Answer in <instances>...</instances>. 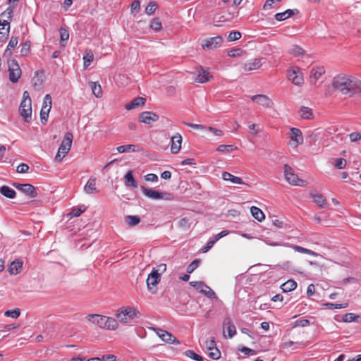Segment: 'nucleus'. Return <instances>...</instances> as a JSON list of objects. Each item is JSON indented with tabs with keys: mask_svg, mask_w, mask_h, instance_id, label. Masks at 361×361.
Instances as JSON below:
<instances>
[{
	"mask_svg": "<svg viewBox=\"0 0 361 361\" xmlns=\"http://www.w3.org/2000/svg\"><path fill=\"white\" fill-rule=\"evenodd\" d=\"M331 85L334 91L348 97L361 92V80L350 75H336L334 77Z\"/></svg>",
	"mask_w": 361,
	"mask_h": 361,
	"instance_id": "1",
	"label": "nucleus"
},
{
	"mask_svg": "<svg viewBox=\"0 0 361 361\" xmlns=\"http://www.w3.org/2000/svg\"><path fill=\"white\" fill-rule=\"evenodd\" d=\"M86 318L89 322L98 325L102 329L115 330L118 326L117 321L113 317L92 314H88Z\"/></svg>",
	"mask_w": 361,
	"mask_h": 361,
	"instance_id": "2",
	"label": "nucleus"
},
{
	"mask_svg": "<svg viewBox=\"0 0 361 361\" xmlns=\"http://www.w3.org/2000/svg\"><path fill=\"white\" fill-rule=\"evenodd\" d=\"M140 313L133 307H124L117 310L116 317L122 323H128L140 317Z\"/></svg>",
	"mask_w": 361,
	"mask_h": 361,
	"instance_id": "3",
	"label": "nucleus"
},
{
	"mask_svg": "<svg viewBox=\"0 0 361 361\" xmlns=\"http://www.w3.org/2000/svg\"><path fill=\"white\" fill-rule=\"evenodd\" d=\"M283 170L286 180L288 183L299 186H305L307 185L306 180L299 178L289 165L285 164Z\"/></svg>",
	"mask_w": 361,
	"mask_h": 361,
	"instance_id": "4",
	"label": "nucleus"
},
{
	"mask_svg": "<svg viewBox=\"0 0 361 361\" xmlns=\"http://www.w3.org/2000/svg\"><path fill=\"white\" fill-rule=\"evenodd\" d=\"M160 280L161 274L158 272V270L154 268L147 279V288L152 294L157 293V288L154 286L159 283Z\"/></svg>",
	"mask_w": 361,
	"mask_h": 361,
	"instance_id": "5",
	"label": "nucleus"
},
{
	"mask_svg": "<svg viewBox=\"0 0 361 361\" xmlns=\"http://www.w3.org/2000/svg\"><path fill=\"white\" fill-rule=\"evenodd\" d=\"M8 71L9 80L13 83L17 82L21 75V69L15 59L8 61Z\"/></svg>",
	"mask_w": 361,
	"mask_h": 361,
	"instance_id": "6",
	"label": "nucleus"
},
{
	"mask_svg": "<svg viewBox=\"0 0 361 361\" xmlns=\"http://www.w3.org/2000/svg\"><path fill=\"white\" fill-rule=\"evenodd\" d=\"M13 185L25 195H27L30 198H35L38 195L37 189L31 184L13 183Z\"/></svg>",
	"mask_w": 361,
	"mask_h": 361,
	"instance_id": "7",
	"label": "nucleus"
},
{
	"mask_svg": "<svg viewBox=\"0 0 361 361\" xmlns=\"http://www.w3.org/2000/svg\"><path fill=\"white\" fill-rule=\"evenodd\" d=\"M288 79L295 85L300 86L303 83V76L298 67H293L288 71Z\"/></svg>",
	"mask_w": 361,
	"mask_h": 361,
	"instance_id": "8",
	"label": "nucleus"
},
{
	"mask_svg": "<svg viewBox=\"0 0 361 361\" xmlns=\"http://www.w3.org/2000/svg\"><path fill=\"white\" fill-rule=\"evenodd\" d=\"M19 112L24 121L29 122L32 116L31 100L22 101L20 104Z\"/></svg>",
	"mask_w": 361,
	"mask_h": 361,
	"instance_id": "9",
	"label": "nucleus"
},
{
	"mask_svg": "<svg viewBox=\"0 0 361 361\" xmlns=\"http://www.w3.org/2000/svg\"><path fill=\"white\" fill-rule=\"evenodd\" d=\"M73 135L71 133L67 132L62 140L61 145L59 147V152H61L63 156H65L71 149Z\"/></svg>",
	"mask_w": 361,
	"mask_h": 361,
	"instance_id": "10",
	"label": "nucleus"
},
{
	"mask_svg": "<svg viewBox=\"0 0 361 361\" xmlns=\"http://www.w3.org/2000/svg\"><path fill=\"white\" fill-rule=\"evenodd\" d=\"M223 42L221 36L210 37L204 40L202 47L204 49H214L221 46Z\"/></svg>",
	"mask_w": 361,
	"mask_h": 361,
	"instance_id": "11",
	"label": "nucleus"
},
{
	"mask_svg": "<svg viewBox=\"0 0 361 361\" xmlns=\"http://www.w3.org/2000/svg\"><path fill=\"white\" fill-rule=\"evenodd\" d=\"M157 334L159 337L166 343L171 344H180V341L173 335L167 331L158 329Z\"/></svg>",
	"mask_w": 361,
	"mask_h": 361,
	"instance_id": "12",
	"label": "nucleus"
},
{
	"mask_svg": "<svg viewBox=\"0 0 361 361\" xmlns=\"http://www.w3.org/2000/svg\"><path fill=\"white\" fill-rule=\"evenodd\" d=\"M251 99L265 108H271L274 103L271 99L264 94H257L251 97Z\"/></svg>",
	"mask_w": 361,
	"mask_h": 361,
	"instance_id": "13",
	"label": "nucleus"
},
{
	"mask_svg": "<svg viewBox=\"0 0 361 361\" xmlns=\"http://www.w3.org/2000/svg\"><path fill=\"white\" fill-rule=\"evenodd\" d=\"M159 115L151 111H143L139 116V121L146 124H150L159 120Z\"/></svg>",
	"mask_w": 361,
	"mask_h": 361,
	"instance_id": "14",
	"label": "nucleus"
},
{
	"mask_svg": "<svg viewBox=\"0 0 361 361\" xmlns=\"http://www.w3.org/2000/svg\"><path fill=\"white\" fill-rule=\"evenodd\" d=\"M182 143V136L179 133H176V135L171 137V152L173 154H177L180 148Z\"/></svg>",
	"mask_w": 361,
	"mask_h": 361,
	"instance_id": "15",
	"label": "nucleus"
},
{
	"mask_svg": "<svg viewBox=\"0 0 361 361\" xmlns=\"http://www.w3.org/2000/svg\"><path fill=\"white\" fill-rule=\"evenodd\" d=\"M227 328V331L228 333V337L230 338H233L236 334V329L235 325L233 324L231 319L230 317H226L224 319L223 322V328Z\"/></svg>",
	"mask_w": 361,
	"mask_h": 361,
	"instance_id": "16",
	"label": "nucleus"
},
{
	"mask_svg": "<svg viewBox=\"0 0 361 361\" xmlns=\"http://www.w3.org/2000/svg\"><path fill=\"white\" fill-rule=\"evenodd\" d=\"M140 188L145 196L152 200H160L164 197L162 195V192H160L157 190H154L153 189H148L143 185H142Z\"/></svg>",
	"mask_w": 361,
	"mask_h": 361,
	"instance_id": "17",
	"label": "nucleus"
},
{
	"mask_svg": "<svg viewBox=\"0 0 361 361\" xmlns=\"http://www.w3.org/2000/svg\"><path fill=\"white\" fill-rule=\"evenodd\" d=\"M210 78L212 76L209 74V73L204 70L202 67H200L197 70V75L196 78V81L200 83H204L209 80Z\"/></svg>",
	"mask_w": 361,
	"mask_h": 361,
	"instance_id": "18",
	"label": "nucleus"
},
{
	"mask_svg": "<svg viewBox=\"0 0 361 361\" xmlns=\"http://www.w3.org/2000/svg\"><path fill=\"white\" fill-rule=\"evenodd\" d=\"M325 73V68L323 66H319L312 68L310 71L311 82L315 84L317 80Z\"/></svg>",
	"mask_w": 361,
	"mask_h": 361,
	"instance_id": "19",
	"label": "nucleus"
},
{
	"mask_svg": "<svg viewBox=\"0 0 361 361\" xmlns=\"http://www.w3.org/2000/svg\"><path fill=\"white\" fill-rule=\"evenodd\" d=\"M22 268L23 262L20 259H16L10 264L8 271L11 275H16L21 271Z\"/></svg>",
	"mask_w": 361,
	"mask_h": 361,
	"instance_id": "20",
	"label": "nucleus"
},
{
	"mask_svg": "<svg viewBox=\"0 0 361 361\" xmlns=\"http://www.w3.org/2000/svg\"><path fill=\"white\" fill-rule=\"evenodd\" d=\"M290 138L293 141L295 142V146L303 143V137L300 129L292 128L290 129Z\"/></svg>",
	"mask_w": 361,
	"mask_h": 361,
	"instance_id": "21",
	"label": "nucleus"
},
{
	"mask_svg": "<svg viewBox=\"0 0 361 361\" xmlns=\"http://www.w3.org/2000/svg\"><path fill=\"white\" fill-rule=\"evenodd\" d=\"M146 99L142 97H137L133 99L130 102L126 105L127 110H131L138 106H142L145 104Z\"/></svg>",
	"mask_w": 361,
	"mask_h": 361,
	"instance_id": "22",
	"label": "nucleus"
},
{
	"mask_svg": "<svg viewBox=\"0 0 361 361\" xmlns=\"http://www.w3.org/2000/svg\"><path fill=\"white\" fill-rule=\"evenodd\" d=\"M84 191L87 194H92L94 192H98V190H97V188H96V178H95L91 177L88 180V181L87 182V183L85 184V185L84 187Z\"/></svg>",
	"mask_w": 361,
	"mask_h": 361,
	"instance_id": "23",
	"label": "nucleus"
},
{
	"mask_svg": "<svg viewBox=\"0 0 361 361\" xmlns=\"http://www.w3.org/2000/svg\"><path fill=\"white\" fill-rule=\"evenodd\" d=\"M9 22L4 20V23L0 22V41L3 42L5 40L9 33Z\"/></svg>",
	"mask_w": 361,
	"mask_h": 361,
	"instance_id": "24",
	"label": "nucleus"
},
{
	"mask_svg": "<svg viewBox=\"0 0 361 361\" xmlns=\"http://www.w3.org/2000/svg\"><path fill=\"white\" fill-rule=\"evenodd\" d=\"M314 202L321 208H327L329 204L326 199L322 194H312L311 195Z\"/></svg>",
	"mask_w": 361,
	"mask_h": 361,
	"instance_id": "25",
	"label": "nucleus"
},
{
	"mask_svg": "<svg viewBox=\"0 0 361 361\" xmlns=\"http://www.w3.org/2000/svg\"><path fill=\"white\" fill-rule=\"evenodd\" d=\"M262 66L261 61L258 59H254L251 61L245 63L243 66L245 71H250L258 69Z\"/></svg>",
	"mask_w": 361,
	"mask_h": 361,
	"instance_id": "26",
	"label": "nucleus"
},
{
	"mask_svg": "<svg viewBox=\"0 0 361 361\" xmlns=\"http://www.w3.org/2000/svg\"><path fill=\"white\" fill-rule=\"evenodd\" d=\"M124 182L127 187L137 188V183L133 178L132 171H128L124 176Z\"/></svg>",
	"mask_w": 361,
	"mask_h": 361,
	"instance_id": "27",
	"label": "nucleus"
},
{
	"mask_svg": "<svg viewBox=\"0 0 361 361\" xmlns=\"http://www.w3.org/2000/svg\"><path fill=\"white\" fill-rule=\"evenodd\" d=\"M298 114L303 119L312 120L314 118L312 109L307 106H301Z\"/></svg>",
	"mask_w": 361,
	"mask_h": 361,
	"instance_id": "28",
	"label": "nucleus"
},
{
	"mask_svg": "<svg viewBox=\"0 0 361 361\" xmlns=\"http://www.w3.org/2000/svg\"><path fill=\"white\" fill-rule=\"evenodd\" d=\"M18 42V38L17 37L12 36L10 39L6 49L4 51V56L6 57H10L12 54V49H14Z\"/></svg>",
	"mask_w": 361,
	"mask_h": 361,
	"instance_id": "29",
	"label": "nucleus"
},
{
	"mask_svg": "<svg viewBox=\"0 0 361 361\" xmlns=\"http://www.w3.org/2000/svg\"><path fill=\"white\" fill-rule=\"evenodd\" d=\"M222 178L224 180H229L233 183H237V184H243L244 183L242 178H240V177L235 176L232 175L231 173L226 172V171L223 172Z\"/></svg>",
	"mask_w": 361,
	"mask_h": 361,
	"instance_id": "30",
	"label": "nucleus"
},
{
	"mask_svg": "<svg viewBox=\"0 0 361 361\" xmlns=\"http://www.w3.org/2000/svg\"><path fill=\"white\" fill-rule=\"evenodd\" d=\"M0 192L6 197L13 199L16 197V191L6 185H3L0 188Z\"/></svg>",
	"mask_w": 361,
	"mask_h": 361,
	"instance_id": "31",
	"label": "nucleus"
},
{
	"mask_svg": "<svg viewBox=\"0 0 361 361\" xmlns=\"http://www.w3.org/2000/svg\"><path fill=\"white\" fill-rule=\"evenodd\" d=\"M296 287L297 283L293 279L288 280L281 286V288L286 293L295 290Z\"/></svg>",
	"mask_w": 361,
	"mask_h": 361,
	"instance_id": "32",
	"label": "nucleus"
},
{
	"mask_svg": "<svg viewBox=\"0 0 361 361\" xmlns=\"http://www.w3.org/2000/svg\"><path fill=\"white\" fill-rule=\"evenodd\" d=\"M250 212H251L252 216L255 219H257L258 221H262L265 218V216H264V213L262 212V211L257 207H255V206L251 207Z\"/></svg>",
	"mask_w": 361,
	"mask_h": 361,
	"instance_id": "33",
	"label": "nucleus"
},
{
	"mask_svg": "<svg viewBox=\"0 0 361 361\" xmlns=\"http://www.w3.org/2000/svg\"><path fill=\"white\" fill-rule=\"evenodd\" d=\"M60 44L62 47L66 46V42L69 38V32L67 28L61 27L60 30Z\"/></svg>",
	"mask_w": 361,
	"mask_h": 361,
	"instance_id": "34",
	"label": "nucleus"
},
{
	"mask_svg": "<svg viewBox=\"0 0 361 361\" xmlns=\"http://www.w3.org/2000/svg\"><path fill=\"white\" fill-rule=\"evenodd\" d=\"M90 87L92 89L93 94L97 97L99 98L102 96V90L101 85L97 82H90Z\"/></svg>",
	"mask_w": 361,
	"mask_h": 361,
	"instance_id": "35",
	"label": "nucleus"
},
{
	"mask_svg": "<svg viewBox=\"0 0 361 361\" xmlns=\"http://www.w3.org/2000/svg\"><path fill=\"white\" fill-rule=\"evenodd\" d=\"M293 14H294V10L288 9V10L285 11L284 12L276 13L275 15V18L278 21H282V20L287 19L288 18H289L290 16H291Z\"/></svg>",
	"mask_w": 361,
	"mask_h": 361,
	"instance_id": "36",
	"label": "nucleus"
},
{
	"mask_svg": "<svg viewBox=\"0 0 361 361\" xmlns=\"http://www.w3.org/2000/svg\"><path fill=\"white\" fill-rule=\"evenodd\" d=\"M200 293L204 294L205 296H207L209 298L211 299H216V295L214 293V291L207 285L205 284L204 288L200 290Z\"/></svg>",
	"mask_w": 361,
	"mask_h": 361,
	"instance_id": "37",
	"label": "nucleus"
},
{
	"mask_svg": "<svg viewBox=\"0 0 361 361\" xmlns=\"http://www.w3.org/2000/svg\"><path fill=\"white\" fill-rule=\"evenodd\" d=\"M288 53L294 56H302L305 54L304 49L298 45H293L288 51Z\"/></svg>",
	"mask_w": 361,
	"mask_h": 361,
	"instance_id": "38",
	"label": "nucleus"
},
{
	"mask_svg": "<svg viewBox=\"0 0 361 361\" xmlns=\"http://www.w3.org/2000/svg\"><path fill=\"white\" fill-rule=\"evenodd\" d=\"M126 221L130 226H134L140 222V219L137 216L128 215L126 216Z\"/></svg>",
	"mask_w": 361,
	"mask_h": 361,
	"instance_id": "39",
	"label": "nucleus"
},
{
	"mask_svg": "<svg viewBox=\"0 0 361 361\" xmlns=\"http://www.w3.org/2000/svg\"><path fill=\"white\" fill-rule=\"evenodd\" d=\"M136 148V145H121L116 148L117 151L119 153H124L128 152H135Z\"/></svg>",
	"mask_w": 361,
	"mask_h": 361,
	"instance_id": "40",
	"label": "nucleus"
},
{
	"mask_svg": "<svg viewBox=\"0 0 361 361\" xmlns=\"http://www.w3.org/2000/svg\"><path fill=\"white\" fill-rule=\"evenodd\" d=\"M237 149V147L232 145H220L216 150L220 152H230Z\"/></svg>",
	"mask_w": 361,
	"mask_h": 361,
	"instance_id": "41",
	"label": "nucleus"
},
{
	"mask_svg": "<svg viewBox=\"0 0 361 361\" xmlns=\"http://www.w3.org/2000/svg\"><path fill=\"white\" fill-rule=\"evenodd\" d=\"M51 110V106L49 108L42 107L41 111H40V119L43 124H45L47 122L48 117H49V113Z\"/></svg>",
	"mask_w": 361,
	"mask_h": 361,
	"instance_id": "42",
	"label": "nucleus"
},
{
	"mask_svg": "<svg viewBox=\"0 0 361 361\" xmlns=\"http://www.w3.org/2000/svg\"><path fill=\"white\" fill-rule=\"evenodd\" d=\"M360 316L355 314L354 313H346L343 317V322H357Z\"/></svg>",
	"mask_w": 361,
	"mask_h": 361,
	"instance_id": "43",
	"label": "nucleus"
},
{
	"mask_svg": "<svg viewBox=\"0 0 361 361\" xmlns=\"http://www.w3.org/2000/svg\"><path fill=\"white\" fill-rule=\"evenodd\" d=\"M93 59H94L93 54L90 51H86L85 54L83 56L84 68H87L90 65L91 62L93 61Z\"/></svg>",
	"mask_w": 361,
	"mask_h": 361,
	"instance_id": "44",
	"label": "nucleus"
},
{
	"mask_svg": "<svg viewBox=\"0 0 361 361\" xmlns=\"http://www.w3.org/2000/svg\"><path fill=\"white\" fill-rule=\"evenodd\" d=\"M201 260L200 259H196L193 260L187 267L186 271L188 274L192 273L200 265Z\"/></svg>",
	"mask_w": 361,
	"mask_h": 361,
	"instance_id": "45",
	"label": "nucleus"
},
{
	"mask_svg": "<svg viewBox=\"0 0 361 361\" xmlns=\"http://www.w3.org/2000/svg\"><path fill=\"white\" fill-rule=\"evenodd\" d=\"M208 356L212 360H219L221 357V351L217 348H213L211 350H208Z\"/></svg>",
	"mask_w": 361,
	"mask_h": 361,
	"instance_id": "46",
	"label": "nucleus"
},
{
	"mask_svg": "<svg viewBox=\"0 0 361 361\" xmlns=\"http://www.w3.org/2000/svg\"><path fill=\"white\" fill-rule=\"evenodd\" d=\"M185 355L187 357L193 359L194 360H196V361H203V357L202 356H200V355H197V353H195L192 350H187L185 352Z\"/></svg>",
	"mask_w": 361,
	"mask_h": 361,
	"instance_id": "47",
	"label": "nucleus"
},
{
	"mask_svg": "<svg viewBox=\"0 0 361 361\" xmlns=\"http://www.w3.org/2000/svg\"><path fill=\"white\" fill-rule=\"evenodd\" d=\"M150 27L155 31H159L161 28V23L158 18H154L150 23Z\"/></svg>",
	"mask_w": 361,
	"mask_h": 361,
	"instance_id": "48",
	"label": "nucleus"
},
{
	"mask_svg": "<svg viewBox=\"0 0 361 361\" xmlns=\"http://www.w3.org/2000/svg\"><path fill=\"white\" fill-rule=\"evenodd\" d=\"M326 307H327L329 309L333 310V309H341V308H345L348 306V304L347 302L342 303V304H334L327 302L324 304Z\"/></svg>",
	"mask_w": 361,
	"mask_h": 361,
	"instance_id": "49",
	"label": "nucleus"
},
{
	"mask_svg": "<svg viewBox=\"0 0 361 361\" xmlns=\"http://www.w3.org/2000/svg\"><path fill=\"white\" fill-rule=\"evenodd\" d=\"M293 249L299 252L305 253L310 255H317V254L314 251L298 245H294Z\"/></svg>",
	"mask_w": 361,
	"mask_h": 361,
	"instance_id": "50",
	"label": "nucleus"
},
{
	"mask_svg": "<svg viewBox=\"0 0 361 361\" xmlns=\"http://www.w3.org/2000/svg\"><path fill=\"white\" fill-rule=\"evenodd\" d=\"M20 314V311L19 309H15L13 310H7L5 312L4 315L6 317H12L14 319L18 318Z\"/></svg>",
	"mask_w": 361,
	"mask_h": 361,
	"instance_id": "51",
	"label": "nucleus"
},
{
	"mask_svg": "<svg viewBox=\"0 0 361 361\" xmlns=\"http://www.w3.org/2000/svg\"><path fill=\"white\" fill-rule=\"evenodd\" d=\"M157 8V6L156 3L154 1H151L147 6V7L145 8V12L148 15H152L155 12Z\"/></svg>",
	"mask_w": 361,
	"mask_h": 361,
	"instance_id": "52",
	"label": "nucleus"
},
{
	"mask_svg": "<svg viewBox=\"0 0 361 361\" xmlns=\"http://www.w3.org/2000/svg\"><path fill=\"white\" fill-rule=\"evenodd\" d=\"M30 42L26 41L22 44L20 53L22 56H27L30 52Z\"/></svg>",
	"mask_w": 361,
	"mask_h": 361,
	"instance_id": "53",
	"label": "nucleus"
},
{
	"mask_svg": "<svg viewBox=\"0 0 361 361\" xmlns=\"http://www.w3.org/2000/svg\"><path fill=\"white\" fill-rule=\"evenodd\" d=\"M241 37V33L239 31H232L229 33L228 40L233 42L239 39Z\"/></svg>",
	"mask_w": 361,
	"mask_h": 361,
	"instance_id": "54",
	"label": "nucleus"
},
{
	"mask_svg": "<svg viewBox=\"0 0 361 361\" xmlns=\"http://www.w3.org/2000/svg\"><path fill=\"white\" fill-rule=\"evenodd\" d=\"M346 160L343 158L336 159L335 161L334 166L338 169H343L345 167Z\"/></svg>",
	"mask_w": 361,
	"mask_h": 361,
	"instance_id": "55",
	"label": "nucleus"
},
{
	"mask_svg": "<svg viewBox=\"0 0 361 361\" xmlns=\"http://www.w3.org/2000/svg\"><path fill=\"white\" fill-rule=\"evenodd\" d=\"M85 209H82L80 207H74L72 209L71 212L68 214V216H71V217L79 216L82 213L85 212Z\"/></svg>",
	"mask_w": 361,
	"mask_h": 361,
	"instance_id": "56",
	"label": "nucleus"
},
{
	"mask_svg": "<svg viewBox=\"0 0 361 361\" xmlns=\"http://www.w3.org/2000/svg\"><path fill=\"white\" fill-rule=\"evenodd\" d=\"M178 226L180 227V228H188L190 227V224H189V220L188 218L186 217H183L182 219H180L178 221Z\"/></svg>",
	"mask_w": 361,
	"mask_h": 361,
	"instance_id": "57",
	"label": "nucleus"
},
{
	"mask_svg": "<svg viewBox=\"0 0 361 361\" xmlns=\"http://www.w3.org/2000/svg\"><path fill=\"white\" fill-rule=\"evenodd\" d=\"M42 106L44 109L51 107V97L50 94H47L44 96Z\"/></svg>",
	"mask_w": 361,
	"mask_h": 361,
	"instance_id": "58",
	"label": "nucleus"
},
{
	"mask_svg": "<svg viewBox=\"0 0 361 361\" xmlns=\"http://www.w3.org/2000/svg\"><path fill=\"white\" fill-rule=\"evenodd\" d=\"M30 167L27 164L21 163L17 166L16 171L18 173H24L28 171Z\"/></svg>",
	"mask_w": 361,
	"mask_h": 361,
	"instance_id": "59",
	"label": "nucleus"
},
{
	"mask_svg": "<svg viewBox=\"0 0 361 361\" xmlns=\"http://www.w3.org/2000/svg\"><path fill=\"white\" fill-rule=\"evenodd\" d=\"M349 138L351 142H355L361 139V135L358 132H353L349 135Z\"/></svg>",
	"mask_w": 361,
	"mask_h": 361,
	"instance_id": "60",
	"label": "nucleus"
},
{
	"mask_svg": "<svg viewBox=\"0 0 361 361\" xmlns=\"http://www.w3.org/2000/svg\"><path fill=\"white\" fill-rule=\"evenodd\" d=\"M239 351L243 353L245 355H256V352L252 350V349H250L247 347H245V346H243L241 347L240 348L238 349Z\"/></svg>",
	"mask_w": 361,
	"mask_h": 361,
	"instance_id": "61",
	"label": "nucleus"
},
{
	"mask_svg": "<svg viewBox=\"0 0 361 361\" xmlns=\"http://www.w3.org/2000/svg\"><path fill=\"white\" fill-rule=\"evenodd\" d=\"M215 243H216L214 242V240L208 241L207 245L201 249L202 252L205 253L208 252L214 246Z\"/></svg>",
	"mask_w": 361,
	"mask_h": 361,
	"instance_id": "62",
	"label": "nucleus"
},
{
	"mask_svg": "<svg viewBox=\"0 0 361 361\" xmlns=\"http://www.w3.org/2000/svg\"><path fill=\"white\" fill-rule=\"evenodd\" d=\"M243 53L242 49H231L228 51V54L229 56L235 57V56H239Z\"/></svg>",
	"mask_w": 361,
	"mask_h": 361,
	"instance_id": "63",
	"label": "nucleus"
},
{
	"mask_svg": "<svg viewBox=\"0 0 361 361\" xmlns=\"http://www.w3.org/2000/svg\"><path fill=\"white\" fill-rule=\"evenodd\" d=\"M131 12L134 11H138L140 8V1L138 0H135L132 2L130 5Z\"/></svg>",
	"mask_w": 361,
	"mask_h": 361,
	"instance_id": "64",
	"label": "nucleus"
}]
</instances>
